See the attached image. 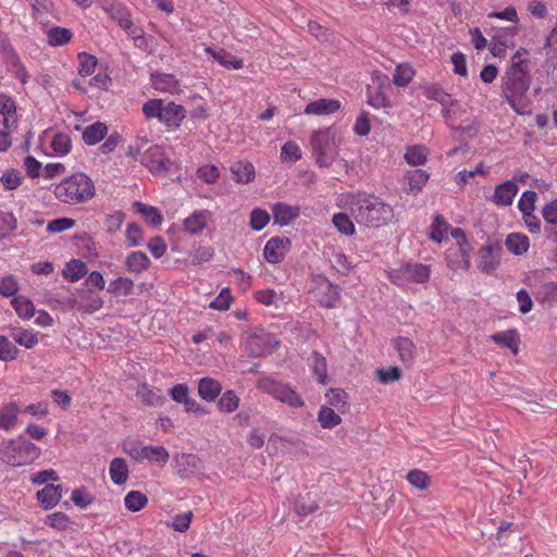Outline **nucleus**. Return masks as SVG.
Wrapping results in <instances>:
<instances>
[{
	"label": "nucleus",
	"instance_id": "obj_60",
	"mask_svg": "<svg viewBox=\"0 0 557 557\" xmlns=\"http://www.w3.org/2000/svg\"><path fill=\"white\" fill-rule=\"evenodd\" d=\"M0 182L4 189L14 190L21 185L22 175H21L20 171L14 170V169H9L3 172V174L0 177Z\"/></svg>",
	"mask_w": 557,
	"mask_h": 557
},
{
	"label": "nucleus",
	"instance_id": "obj_7",
	"mask_svg": "<svg viewBox=\"0 0 557 557\" xmlns=\"http://www.w3.org/2000/svg\"><path fill=\"white\" fill-rule=\"evenodd\" d=\"M257 386L262 392L271 395L274 399L292 408H300L305 405L301 396L288 384H284L271 377H261L258 380Z\"/></svg>",
	"mask_w": 557,
	"mask_h": 557
},
{
	"label": "nucleus",
	"instance_id": "obj_17",
	"mask_svg": "<svg viewBox=\"0 0 557 557\" xmlns=\"http://www.w3.org/2000/svg\"><path fill=\"white\" fill-rule=\"evenodd\" d=\"M288 239L273 237L269 239L263 248V257L270 263L281 262L287 251Z\"/></svg>",
	"mask_w": 557,
	"mask_h": 557
},
{
	"label": "nucleus",
	"instance_id": "obj_38",
	"mask_svg": "<svg viewBox=\"0 0 557 557\" xmlns=\"http://www.w3.org/2000/svg\"><path fill=\"white\" fill-rule=\"evenodd\" d=\"M134 208L136 212L140 213L145 218V220L152 226H159L163 221L162 214L160 213L159 209L153 206L136 201L134 202Z\"/></svg>",
	"mask_w": 557,
	"mask_h": 557
},
{
	"label": "nucleus",
	"instance_id": "obj_41",
	"mask_svg": "<svg viewBox=\"0 0 557 557\" xmlns=\"http://www.w3.org/2000/svg\"><path fill=\"white\" fill-rule=\"evenodd\" d=\"M11 305L16 311L17 315L24 320H29L35 314L34 304L24 296L14 297Z\"/></svg>",
	"mask_w": 557,
	"mask_h": 557
},
{
	"label": "nucleus",
	"instance_id": "obj_3",
	"mask_svg": "<svg viewBox=\"0 0 557 557\" xmlns=\"http://www.w3.org/2000/svg\"><path fill=\"white\" fill-rule=\"evenodd\" d=\"M96 193L92 180L85 173L78 172L63 178L54 187L58 200L69 205H78L89 201Z\"/></svg>",
	"mask_w": 557,
	"mask_h": 557
},
{
	"label": "nucleus",
	"instance_id": "obj_22",
	"mask_svg": "<svg viewBox=\"0 0 557 557\" xmlns=\"http://www.w3.org/2000/svg\"><path fill=\"white\" fill-rule=\"evenodd\" d=\"M151 85L160 92L177 94L181 91L180 82L173 74L153 73Z\"/></svg>",
	"mask_w": 557,
	"mask_h": 557
},
{
	"label": "nucleus",
	"instance_id": "obj_36",
	"mask_svg": "<svg viewBox=\"0 0 557 557\" xmlns=\"http://www.w3.org/2000/svg\"><path fill=\"white\" fill-rule=\"evenodd\" d=\"M423 95L428 99L438 102L442 107H451L454 104L451 96L436 84L425 86Z\"/></svg>",
	"mask_w": 557,
	"mask_h": 557
},
{
	"label": "nucleus",
	"instance_id": "obj_4",
	"mask_svg": "<svg viewBox=\"0 0 557 557\" xmlns=\"http://www.w3.org/2000/svg\"><path fill=\"white\" fill-rule=\"evenodd\" d=\"M41 455V449L24 435L0 443V460L11 467H23L33 463Z\"/></svg>",
	"mask_w": 557,
	"mask_h": 557
},
{
	"label": "nucleus",
	"instance_id": "obj_8",
	"mask_svg": "<svg viewBox=\"0 0 557 557\" xmlns=\"http://www.w3.org/2000/svg\"><path fill=\"white\" fill-rule=\"evenodd\" d=\"M388 277L398 286H404L409 282L423 284L430 278V269L422 263H406L397 269L391 270Z\"/></svg>",
	"mask_w": 557,
	"mask_h": 557
},
{
	"label": "nucleus",
	"instance_id": "obj_9",
	"mask_svg": "<svg viewBox=\"0 0 557 557\" xmlns=\"http://www.w3.org/2000/svg\"><path fill=\"white\" fill-rule=\"evenodd\" d=\"M139 161L154 175H165L173 165L165 149L159 145L146 149Z\"/></svg>",
	"mask_w": 557,
	"mask_h": 557
},
{
	"label": "nucleus",
	"instance_id": "obj_10",
	"mask_svg": "<svg viewBox=\"0 0 557 557\" xmlns=\"http://www.w3.org/2000/svg\"><path fill=\"white\" fill-rule=\"evenodd\" d=\"M503 245L499 242H488L478 251V268L483 273L492 274L500 265Z\"/></svg>",
	"mask_w": 557,
	"mask_h": 557
},
{
	"label": "nucleus",
	"instance_id": "obj_53",
	"mask_svg": "<svg viewBox=\"0 0 557 557\" xmlns=\"http://www.w3.org/2000/svg\"><path fill=\"white\" fill-rule=\"evenodd\" d=\"M18 355V348L7 336L0 335V361H13Z\"/></svg>",
	"mask_w": 557,
	"mask_h": 557
},
{
	"label": "nucleus",
	"instance_id": "obj_23",
	"mask_svg": "<svg viewBox=\"0 0 557 557\" xmlns=\"http://www.w3.org/2000/svg\"><path fill=\"white\" fill-rule=\"evenodd\" d=\"M205 52L212 57L221 66L228 70H240L244 67V61L225 49L214 50L211 47H206Z\"/></svg>",
	"mask_w": 557,
	"mask_h": 557
},
{
	"label": "nucleus",
	"instance_id": "obj_12",
	"mask_svg": "<svg viewBox=\"0 0 557 557\" xmlns=\"http://www.w3.org/2000/svg\"><path fill=\"white\" fill-rule=\"evenodd\" d=\"M471 250L470 244H451L446 251L448 267L455 271L468 270L470 268Z\"/></svg>",
	"mask_w": 557,
	"mask_h": 557
},
{
	"label": "nucleus",
	"instance_id": "obj_29",
	"mask_svg": "<svg viewBox=\"0 0 557 557\" xmlns=\"http://www.w3.org/2000/svg\"><path fill=\"white\" fill-rule=\"evenodd\" d=\"M108 134V126L102 122H95L83 129L82 139L88 146L100 143Z\"/></svg>",
	"mask_w": 557,
	"mask_h": 557
},
{
	"label": "nucleus",
	"instance_id": "obj_40",
	"mask_svg": "<svg viewBox=\"0 0 557 557\" xmlns=\"http://www.w3.org/2000/svg\"><path fill=\"white\" fill-rule=\"evenodd\" d=\"M73 33L65 27H52L47 33L48 44L52 47L63 46L71 41Z\"/></svg>",
	"mask_w": 557,
	"mask_h": 557
},
{
	"label": "nucleus",
	"instance_id": "obj_32",
	"mask_svg": "<svg viewBox=\"0 0 557 557\" xmlns=\"http://www.w3.org/2000/svg\"><path fill=\"white\" fill-rule=\"evenodd\" d=\"M141 453L143 460H148L159 467H164L170 459V454L163 446L145 445Z\"/></svg>",
	"mask_w": 557,
	"mask_h": 557
},
{
	"label": "nucleus",
	"instance_id": "obj_54",
	"mask_svg": "<svg viewBox=\"0 0 557 557\" xmlns=\"http://www.w3.org/2000/svg\"><path fill=\"white\" fill-rule=\"evenodd\" d=\"M394 346L399 352V357L404 362H410L413 359V343L406 337H399L394 341Z\"/></svg>",
	"mask_w": 557,
	"mask_h": 557
},
{
	"label": "nucleus",
	"instance_id": "obj_19",
	"mask_svg": "<svg viewBox=\"0 0 557 557\" xmlns=\"http://www.w3.org/2000/svg\"><path fill=\"white\" fill-rule=\"evenodd\" d=\"M341 109V102L336 99H318L309 102L304 113L308 115H330L337 112Z\"/></svg>",
	"mask_w": 557,
	"mask_h": 557
},
{
	"label": "nucleus",
	"instance_id": "obj_27",
	"mask_svg": "<svg viewBox=\"0 0 557 557\" xmlns=\"http://www.w3.org/2000/svg\"><path fill=\"white\" fill-rule=\"evenodd\" d=\"M325 400L324 406H329L339 413H345L349 409L348 395L342 388H330L325 393Z\"/></svg>",
	"mask_w": 557,
	"mask_h": 557
},
{
	"label": "nucleus",
	"instance_id": "obj_44",
	"mask_svg": "<svg viewBox=\"0 0 557 557\" xmlns=\"http://www.w3.org/2000/svg\"><path fill=\"white\" fill-rule=\"evenodd\" d=\"M449 228L450 226L442 215H435L430 226L431 239L436 243H442L446 238Z\"/></svg>",
	"mask_w": 557,
	"mask_h": 557
},
{
	"label": "nucleus",
	"instance_id": "obj_20",
	"mask_svg": "<svg viewBox=\"0 0 557 557\" xmlns=\"http://www.w3.org/2000/svg\"><path fill=\"white\" fill-rule=\"evenodd\" d=\"M103 305L102 298L95 292L88 289L83 292L78 298L74 300V308L85 313H94Z\"/></svg>",
	"mask_w": 557,
	"mask_h": 557
},
{
	"label": "nucleus",
	"instance_id": "obj_55",
	"mask_svg": "<svg viewBox=\"0 0 557 557\" xmlns=\"http://www.w3.org/2000/svg\"><path fill=\"white\" fill-rule=\"evenodd\" d=\"M17 227V220L12 212L0 211V239L10 235Z\"/></svg>",
	"mask_w": 557,
	"mask_h": 557
},
{
	"label": "nucleus",
	"instance_id": "obj_21",
	"mask_svg": "<svg viewBox=\"0 0 557 557\" xmlns=\"http://www.w3.org/2000/svg\"><path fill=\"white\" fill-rule=\"evenodd\" d=\"M104 11L126 33L135 28L129 11L121 3H110L104 7Z\"/></svg>",
	"mask_w": 557,
	"mask_h": 557
},
{
	"label": "nucleus",
	"instance_id": "obj_39",
	"mask_svg": "<svg viewBox=\"0 0 557 557\" xmlns=\"http://www.w3.org/2000/svg\"><path fill=\"white\" fill-rule=\"evenodd\" d=\"M150 264V260L146 253L141 251H134L127 256L125 265L129 272L140 273L145 271Z\"/></svg>",
	"mask_w": 557,
	"mask_h": 557
},
{
	"label": "nucleus",
	"instance_id": "obj_50",
	"mask_svg": "<svg viewBox=\"0 0 557 557\" xmlns=\"http://www.w3.org/2000/svg\"><path fill=\"white\" fill-rule=\"evenodd\" d=\"M77 59L79 62L78 74L82 77H87L94 74L98 64V60L95 55L87 52H79Z\"/></svg>",
	"mask_w": 557,
	"mask_h": 557
},
{
	"label": "nucleus",
	"instance_id": "obj_5",
	"mask_svg": "<svg viewBox=\"0 0 557 557\" xmlns=\"http://www.w3.org/2000/svg\"><path fill=\"white\" fill-rule=\"evenodd\" d=\"M342 137L335 127L320 128L311 135L310 145L317 164L321 168L331 166L338 157Z\"/></svg>",
	"mask_w": 557,
	"mask_h": 557
},
{
	"label": "nucleus",
	"instance_id": "obj_51",
	"mask_svg": "<svg viewBox=\"0 0 557 557\" xmlns=\"http://www.w3.org/2000/svg\"><path fill=\"white\" fill-rule=\"evenodd\" d=\"M232 173L237 183H249L255 178V168L249 162L233 165Z\"/></svg>",
	"mask_w": 557,
	"mask_h": 557
},
{
	"label": "nucleus",
	"instance_id": "obj_18",
	"mask_svg": "<svg viewBox=\"0 0 557 557\" xmlns=\"http://www.w3.org/2000/svg\"><path fill=\"white\" fill-rule=\"evenodd\" d=\"M519 188L513 181H506L495 187L492 201L497 207H508L512 203Z\"/></svg>",
	"mask_w": 557,
	"mask_h": 557
},
{
	"label": "nucleus",
	"instance_id": "obj_30",
	"mask_svg": "<svg viewBox=\"0 0 557 557\" xmlns=\"http://www.w3.org/2000/svg\"><path fill=\"white\" fill-rule=\"evenodd\" d=\"M109 475L114 484H124L129 476V469L126 460L121 457L113 458L110 462Z\"/></svg>",
	"mask_w": 557,
	"mask_h": 557
},
{
	"label": "nucleus",
	"instance_id": "obj_25",
	"mask_svg": "<svg viewBox=\"0 0 557 557\" xmlns=\"http://www.w3.org/2000/svg\"><path fill=\"white\" fill-rule=\"evenodd\" d=\"M222 392L221 383L212 377H202L198 381V395L201 399L212 403Z\"/></svg>",
	"mask_w": 557,
	"mask_h": 557
},
{
	"label": "nucleus",
	"instance_id": "obj_11",
	"mask_svg": "<svg viewBox=\"0 0 557 557\" xmlns=\"http://www.w3.org/2000/svg\"><path fill=\"white\" fill-rule=\"evenodd\" d=\"M278 346L276 337L263 330L253 332L246 342L250 356L262 357L271 354Z\"/></svg>",
	"mask_w": 557,
	"mask_h": 557
},
{
	"label": "nucleus",
	"instance_id": "obj_63",
	"mask_svg": "<svg viewBox=\"0 0 557 557\" xmlns=\"http://www.w3.org/2000/svg\"><path fill=\"white\" fill-rule=\"evenodd\" d=\"M536 193L532 190H525L522 193L519 201L518 208L521 211L522 215L527 213H533L536 201Z\"/></svg>",
	"mask_w": 557,
	"mask_h": 557
},
{
	"label": "nucleus",
	"instance_id": "obj_26",
	"mask_svg": "<svg viewBox=\"0 0 557 557\" xmlns=\"http://www.w3.org/2000/svg\"><path fill=\"white\" fill-rule=\"evenodd\" d=\"M274 222L285 226L299 216V208L277 202L272 208Z\"/></svg>",
	"mask_w": 557,
	"mask_h": 557
},
{
	"label": "nucleus",
	"instance_id": "obj_47",
	"mask_svg": "<svg viewBox=\"0 0 557 557\" xmlns=\"http://www.w3.org/2000/svg\"><path fill=\"white\" fill-rule=\"evenodd\" d=\"M147 504V496L139 491H131L124 497V505L132 512L141 510Z\"/></svg>",
	"mask_w": 557,
	"mask_h": 557
},
{
	"label": "nucleus",
	"instance_id": "obj_58",
	"mask_svg": "<svg viewBox=\"0 0 557 557\" xmlns=\"http://www.w3.org/2000/svg\"><path fill=\"white\" fill-rule=\"evenodd\" d=\"M45 524L52 529L63 531L70 527L71 519L64 512H53L46 517Z\"/></svg>",
	"mask_w": 557,
	"mask_h": 557
},
{
	"label": "nucleus",
	"instance_id": "obj_48",
	"mask_svg": "<svg viewBox=\"0 0 557 557\" xmlns=\"http://www.w3.org/2000/svg\"><path fill=\"white\" fill-rule=\"evenodd\" d=\"M240 399L232 389L222 394L218 401V408L221 412L232 413L239 407Z\"/></svg>",
	"mask_w": 557,
	"mask_h": 557
},
{
	"label": "nucleus",
	"instance_id": "obj_37",
	"mask_svg": "<svg viewBox=\"0 0 557 557\" xmlns=\"http://www.w3.org/2000/svg\"><path fill=\"white\" fill-rule=\"evenodd\" d=\"M416 70L410 63H400L396 66L393 74V83L397 87H406L413 79Z\"/></svg>",
	"mask_w": 557,
	"mask_h": 557
},
{
	"label": "nucleus",
	"instance_id": "obj_56",
	"mask_svg": "<svg viewBox=\"0 0 557 557\" xmlns=\"http://www.w3.org/2000/svg\"><path fill=\"white\" fill-rule=\"evenodd\" d=\"M332 222L336 230L344 235H352L355 233V225L346 213H336L332 218Z\"/></svg>",
	"mask_w": 557,
	"mask_h": 557
},
{
	"label": "nucleus",
	"instance_id": "obj_28",
	"mask_svg": "<svg viewBox=\"0 0 557 557\" xmlns=\"http://www.w3.org/2000/svg\"><path fill=\"white\" fill-rule=\"evenodd\" d=\"M174 460L177 471L183 478L191 475L200 467V459L194 454L176 455Z\"/></svg>",
	"mask_w": 557,
	"mask_h": 557
},
{
	"label": "nucleus",
	"instance_id": "obj_59",
	"mask_svg": "<svg viewBox=\"0 0 557 557\" xmlns=\"http://www.w3.org/2000/svg\"><path fill=\"white\" fill-rule=\"evenodd\" d=\"M9 66L11 73L14 75L16 79H18L23 85L28 83L29 74L17 55L13 54L10 58Z\"/></svg>",
	"mask_w": 557,
	"mask_h": 557
},
{
	"label": "nucleus",
	"instance_id": "obj_2",
	"mask_svg": "<svg viewBox=\"0 0 557 557\" xmlns=\"http://www.w3.org/2000/svg\"><path fill=\"white\" fill-rule=\"evenodd\" d=\"M351 214L359 224L380 227L394 218V210L373 195H358L351 205Z\"/></svg>",
	"mask_w": 557,
	"mask_h": 557
},
{
	"label": "nucleus",
	"instance_id": "obj_61",
	"mask_svg": "<svg viewBox=\"0 0 557 557\" xmlns=\"http://www.w3.org/2000/svg\"><path fill=\"white\" fill-rule=\"evenodd\" d=\"M281 158L285 162L295 163L301 159V150L295 141H287L282 146Z\"/></svg>",
	"mask_w": 557,
	"mask_h": 557
},
{
	"label": "nucleus",
	"instance_id": "obj_42",
	"mask_svg": "<svg viewBox=\"0 0 557 557\" xmlns=\"http://www.w3.org/2000/svg\"><path fill=\"white\" fill-rule=\"evenodd\" d=\"M133 289L134 282L125 276L113 280L108 286V293L114 296H128L133 293Z\"/></svg>",
	"mask_w": 557,
	"mask_h": 557
},
{
	"label": "nucleus",
	"instance_id": "obj_13",
	"mask_svg": "<svg viewBox=\"0 0 557 557\" xmlns=\"http://www.w3.org/2000/svg\"><path fill=\"white\" fill-rule=\"evenodd\" d=\"M314 293L318 302L325 308L335 307L341 297L339 287L325 277L318 280Z\"/></svg>",
	"mask_w": 557,
	"mask_h": 557
},
{
	"label": "nucleus",
	"instance_id": "obj_24",
	"mask_svg": "<svg viewBox=\"0 0 557 557\" xmlns=\"http://www.w3.org/2000/svg\"><path fill=\"white\" fill-rule=\"evenodd\" d=\"M36 497L40 505L44 507V509H51L62 498V486L47 484L44 488L37 492Z\"/></svg>",
	"mask_w": 557,
	"mask_h": 557
},
{
	"label": "nucleus",
	"instance_id": "obj_64",
	"mask_svg": "<svg viewBox=\"0 0 557 557\" xmlns=\"http://www.w3.org/2000/svg\"><path fill=\"white\" fill-rule=\"evenodd\" d=\"M233 297L228 288H223L220 294L209 304V307L214 310H227L232 304Z\"/></svg>",
	"mask_w": 557,
	"mask_h": 557
},
{
	"label": "nucleus",
	"instance_id": "obj_16",
	"mask_svg": "<svg viewBox=\"0 0 557 557\" xmlns=\"http://www.w3.org/2000/svg\"><path fill=\"white\" fill-rule=\"evenodd\" d=\"M210 219V211L195 210L189 216L184 219L183 228L189 235H198L207 227Z\"/></svg>",
	"mask_w": 557,
	"mask_h": 557
},
{
	"label": "nucleus",
	"instance_id": "obj_33",
	"mask_svg": "<svg viewBox=\"0 0 557 557\" xmlns=\"http://www.w3.org/2000/svg\"><path fill=\"white\" fill-rule=\"evenodd\" d=\"M492 341L503 347L509 348L513 354L519 349V334L517 330H507L492 335Z\"/></svg>",
	"mask_w": 557,
	"mask_h": 557
},
{
	"label": "nucleus",
	"instance_id": "obj_57",
	"mask_svg": "<svg viewBox=\"0 0 557 557\" xmlns=\"http://www.w3.org/2000/svg\"><path fill=\"white\" fill-rule=\"evenodd\" d=\"M270 219L268 211L256 208L250 213L249 225L253 231H261L269 224Z\"/></svg>",
	"mask_w": 557,
	"mask_h": 557
},
{
	"label": "nucleus",
	"instance_id": "obj_15",
	"mask_svg": "<svg viewBox=\"0 0 557 557\" xmlns=\"http://www.w3.org/2000/svg\"><path fill=\"white\" fill-rule=\"evenodd\" d=\"M20 405L16 401H9L0 406V430L10 432L17 428Z\"/></svg>",
	"mask_w": 557,
	"mask_h": 557
},
{
	"label": "nucleus",
	"instance_id": "obj_49",
	"mask_svg": "<svg viewBox=\"0 0 557 557\" xmlns=\"http://www.w3.org/2000/svg\"><path fill=\"white\" fill-rule=\"evenodd\" d=\"M311 370L313 374L317 376V380L321 384L327 383V368L325 358L318 354L313 352L311 357Z\"/></svg>",
	"mask_w": 557,
	"mask_h": 557
},
{
	"label": "nucleus",
	"instance_id": "obj_34",
	"mask_svg": "<svg viewBox=\"0 0 557 557\" xmlns=\"http://www.w3.org/2000/svg\"><path fill=\"white\" fill-rule=\"evenodd\" d=\"M405 180L408 183V191L412 195H417L429 181V174L421 169H417L408 171Z\"/></svg>",
	"mask_w": 557,
	"mask_h": 557
},
{
	"label": "nucleus",
	"instance_id": "obj_45",
	"mask_svg": "<svg viewBox=\"0 0 557 557\" xmlns=\"http://www.w3.org/2000/svg\"><path fill=\"white\" fill-rule=\"evenodd\" d=\"M404 157L407 163L410 165H422L426 162L428 149L421 145L411 146L407 148Z\"/></svg>",
	"mask_w": 557,
	"mask_h": 557
},
{
	"label": "nucleus",
	"instance_id": "obj_1",
	"mask_svg": "<svg viewBox=\"0 0 557 557\" xmlns=\"http://www.w3.org/2000/svg\"><path fill=\"white\" fill-rule=\"evenodd\" d=\"M530 83L529 70L516 66L507 67L502 77V95L517 114L531 113V100L528 97Z\"/></svg>",
	"mask_w": 557,
	"mask_h": 557
},
{
	"label": "nucleus",
	"instance_id": "obj_43",
	"mask_svg": "<svg viewBox=\"0 0 557 557\" xmlns=\"http://www.w3.org/2000/svg\"><path fill=\"white\" fill-rule=\"evenodd\" d=\"M86 273H87L86 264L83 261L77 260V259H73L69 263H66V265L63 270L64 277L70 282L79 281Z\"/></svg>",
	"mask_w": 557,
	"mask_h": 557
},
{
	"label": "nucleus",
	"instance_id": "obj_62",
	"mask_svg": "<svg viewBox=\"0 0 557 557\" xmlns=\"http://www.w3.org/2000/svg\"><path fill=\"white\" fill-rule=\"evenodd\" d=\"M13 339L18 345L30 349L38 343L37 334L30 330H22L13 334Z\"/></svg>",
	"mask_w": 557,
	"mask_h": 557
},
{
	"label": "nucleus",
	"instance_id": "obj_52",
	"mask_svg": "<svg viewBox=\"0 0 557 557\" xmlns=\"http://www.w3.org/2000/svg\"><path fill=\"white\" fill-rule=\"evenodd\" d=\"M138 398L146 405L159 406L163 401V397L160 392L151 389L148 385L143 384L137 391Z\"/></svg>",
	"mask_w": 557,
	"mask_h": 557
},
{
	"label": "nucleus",
	"instance_id": "obj_14",
	"mask_svg": "<svg viewBox=\"0 0 557 557\" xmlns=\"http://www.w3.org/2000/svg\"><path fill=\"white\" fill-rule=\"evenodd\" d=\"M17 122L15 101L10 96L0 94V125L5 129H16Z\"/></svg>",
	"mask_w": 557,
	"mask_h": 557
},
{
	"label": "nucleus",
	"instance_id": "obj_31",
	"mask_svg": "<svg viewBox=\"0 0 557 557\" xmlns=\"http://www.w3.org/2000/svg\"><path fill=\"white\" fill-rule=\"evenodd\" d=\"M505 246L512 255L521 256L529 250L530 240L525 234L510 233L505 239Z\"/></svg>",
	"mask_w": 557,
	"mask_h": 557
},
{
	"label": "nucleus",
	"instance_id": "obj_46",
	"mask_svg": "<svg viewBox=\"0 0 557 557\" xmlns=\"http://www.w3.org/2000/svg\"><path fill=\"white\" fill-rule=\"evenodd\" d=\"M50 146L57 156H65L72 149V140L66 133H57L53 135Z\"/></svg>",
	"mask_w": 557,
	"mask_h": 557
},
{
	"label": "nucleus",
	"instance_id": "obj_35",
	"mask_svg": "<svg viewBox=\"0 0 557 557\" xmlns=\"http://www.w3.org/2000/svg\"><path fill=\"white\" fill-rule=\"evenodd\" d=\"M341 414L329 406H321L318 412V422L322 429H333L342 423Z\"/></svg>",
	"mask_w": 557,
	"mask_h": 557
},
{
	"label": "nucleus",
	"instance_id": "obj_6",
	"mask_svg": "<svg viewBox=\"0 0 557 557\" xmlns=\"http://www.w3.org/2000/svg\"><path fill=\"white\" fill-rule=\"evenodd\" d=\"M146 119H158L168 128H177L186 116L183 106L175 102L164 103L161 99H150L143 104Z\"/></svg>",
	"mask_w": 557,
	"mask_h": 557
}]
</instances>
